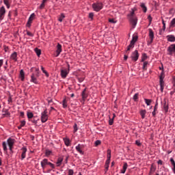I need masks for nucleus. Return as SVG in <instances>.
<instances>
[{"mask_svg":"<svg viewBox=\"0 0 175 175\" xmlns=\"http://www.w3.org/2000/svg\"><path fill=\"white\" fill-rule=\"evenodd\" d=\"M92 8L94 12H100L103 9V3L102 2H96L92 4Z\"/></svg>","mask_w":175,"mask_h":175,"instance_id":"f257e3e1","label":"nucleus"},{"mask_svg":"<svg viewBox=\"0 0 175 175\" xmlns=\"http://www.w3.org/2000/svg\"><path fill=\"white\" fill-rule=\"evenodd\" d=\"M41 122L42 124H44V122H47V120H49V114H47V109H45L44 111L41 113Z\"/></svg>","mask_w":175,"mask_h":175,"instance_id":"f03ea898","label":"nucleus"},{"mask_svg":"<svg viewBox=\"0 0 175 175\" xmlns=\"http://www.w3.org/2000/svg\"><path fill=\"white\" fill-rule=\"evenodd\" d=\"M68 69L61 70L60 75L62 79H66V77L68 76V75H69V68H70V66L69 64H68Z\"/></svg>","mask_w":175,"mask_h":175,"instance_id":"7ed1b4c3","label":"nucleus"},{"mask_svg":"<svg viewBox=\"0 0 175 175\" xmlns=\"http://www.w3.org/2000/svg\"><path fill=\"white\" fill-rule=\"evenodd\" d=\"M167 55H173L175 53V44H171L167 49Z\"/></svg>","mask_w":175,"mask_h":175,"instance_id":"20e7f679","label":"nucleus"},{"mask_svg":"<svg viewBox=\"0 0 175 175\" xmlns=\"http://www.w3.org/2000/svg\"><path fill=\"white\" fill-rule=\"evenodd\" d=\"M131 58L132 61H134L135 62H136V61L139 59V52L137 51V50H135L134 52L132 53Z\"/></svg>","mask_w":175,"mask_h":175,"instance_id":"39448f33","label":"nucleus"},{"mask_svg":"<svg viewBox=\"0 0 175 175\" xmlns=\"http://www.w3.org/2000/svg\"><path fill=\"white\" fill-rule=\"evenodd\" d=\"M5 14H6V9L4 6H2L0 8V21L5 18Z\"/></svg>","mask_w":175,"mask_h":175,"instance_id":"423d86ee","label":"nucleus"},{"mask_svg":"<svg viewBox=\"0 0 175 175\" xmlns=\"http://www.w3.org/2000/svg\"><path fill=\"white\" fill-rule=\"evenodd\" d=\"M83 148H84V145H81L79 144L76 147L75 150H77V152L81 154V155H84V152L83 151Z\"/></svg>","mask_w":175,"mask_h":175,"instance_id":"0eeeda50","label":"nucleus"},{"mask_svg":"<svg viewBox=\"0 0 175 175\" xmlns=\"http://www.w3.org/2000/svg\"><path fill=\"white\" fill-rule=\"evenodd\" d=\"M81 96H82V102L84 103L85 102V99L88 98V93L87 92V88H85L81 92Z\"/></svg>","mask_w":175,"mask_h":175,"instance_id":"6e6552de","label":"nucleus"},{"mask_svg":"<svg viewBox=\"0 0 175 175\" xmlns=\"http://www.w3.org/2000/svg\"><path fill=\"white\" fill-rule=\"evenodd\" d=\"M107 152V159L105 161V165H110V159L111 158V150L108 149Z\"/></svg>","mask_w":175,"mask_h":175,"instance_id":"1a4fd4ad","label":"nucleus"},{"mask_svg":"<svg viewBox=\"0 0 175 175\" xmlns=\"http://www.w3.org/2000/svg\"><path fill=\"white\" fill-rule=\"evenodd\" d=\"M61 53H62V45H61V44L58 43L57 45L55 57H59V54H61Z\"/></svg>","mask_w":175,"mask_h":175,"instance_id":"9d476101","label":"nucleus"},{"mask_svg":"<svg viewBox=\"0 0 175 175\" xmlns=\"http://www.w3.org/2000/svg\"><path fill=\"white\" fill-rule=\"evenodd\" d=\"M35 18V14L33 13L30 15L28 21L27 23V27H31V24H32V21H33V19Z\"/></svg>","mask_w":175,"mask_h":175,"instance_id":"9b49d317","label":"nucleus"},{"mask_svg":"<svg viewBox=\"0 0 175 175\" xmlns=\"http://www.w3.org/2000/svg\"><path fill=\"white\" fill-rule=\"evenodd\" d=\"M14 143H16V139H14L10 137L7 139L8 147H13L14 146Z\"/></svg>","mask_w":175,"mask_h":175,"instance_id":"f8f14e48","label":"nucleus"},{"mask_svg":"<svg viewBox=\"0 0 175 175\" xmlns=\"http://www.w3.org/2000/svg\"><path fill=\"white\" fill-rule=\"evenodd\" d=\"M22 154H21V161L25 159V157L27 156V149L26 147H23L21 149Z\"/></svg>","mask_w":175,"mask_h":175,"instance_id":"ddd939ff","label":"nucleus"},{"mask_svg":"<svg viewBox=\"0 0 175 175\" xmlns=\"http://www.w3.org/2000/svg\"><path fill=\"white\" fill-rule=\"evenodd\" d=\"M129 21H130L131 24H132V25H133V28H135V27H136V25H137V18H136V17L129 18Z\"/></svg>","mask_w":175,"mask_h":175,"instance_id":"4468645a","label":"nucleus"},{"mask_svg":"<svg viewBox=\"0 0 175 175\" xmlns=\"http://www.w3.org/2000/svg\"><path fill=\"white\" fill-rule=\"evenodd\" d=\"M50 162H49V159H44L42 161H41V167L43 169L46 168V165H49Z\"/></svg>","mask_w":175,"mask_h":175,"instance_id":"2eb2a0df","label":"nucleus"},{"mask_svg":"<svg viewBox=\"0 0 175 175\" xmlns=\"http://www.w3.org/2000/svg\"><path fill=\"white\" fill-rule=\"evenodd\" d=\"M149 32V38L150 39V43H152L154 42V31H152V29H148Z\"/></svg>","mask_w":175,"mask_h":175,"instance_id":"dca6fc26","label":"nucleus"},{"mask_svg":"<svg viewBox=\"0 0 175 175\" xmlns=\"http://www.w3.org/2000/svg\"><path fill=\"white\" fill-rule=\"evenodd\" d=\"M10 59L14 61V62H17V52H14L11 54Z\"/></svg>","mask_w":175,"mask_h":175,"instance_id":"f3484780","label":"nucleus"},{"mask_svg":"<svg viewBox=\"0 0 175 175\" xmlns=\"http://www.w3.org/2000/svg\"><path fill=\"white\" fill-rule=\"evenodd\" d=\"M159 84H160V91L163 92V89L165 88V81L163 79H159Z\"/></svg>","mask_w":175,"mask_h":175,"instance_id":"a211bd4d","label":"nucleus"},{"mask_svg":"<svg viewBox=\"0 0 175 175\" xmlns=\"http://www.w3.org/2000/svg\"><path fill=\"white\" fill-rule=\"evenodd\" d=\"M158 110V102H156L155 105L154 107V110L152 112V116L155 117L157 116V111Z\"/></svg>","mask_w":175,"mask_h":175,"instance_id":"6ab92c4d","label":"nucleus"},{"mask_svg":"<svg viewBox=\"0 0 175 175\" xmlns=\"http://www.w3.org/2000/svg\"><path fill=\"white\" fill-rule=\"evenodd\" d=\"M137 39H139V36H137V35H133L130 43H131V44L135 45V43L137 42Z\"/></svg>","mask_w":175,"mask_h":175,"instance_id":"aec40b11","label":"nucleus"},{"mask_svg":"<svg viewBox=\"0 0 175 175\" xmlns=\"http://www.w3.org/2000/svg\"><path fill=\"white\" fill-rule=\"evenodd\" d=\"M4 5L7 6V9H10V3H12V0H3Z\"/></svg>","mask_w":175,"mask_h":175,"instance_id":"412c9836","label":"nucleus"},{"mask_svg":"<svg viewBox=\"0 0 175 175\" xmlns=\"http://www.w3.org/2000/svg\"><path fill=\"white\" fill-rule=\"evenodd\" d=\"M126 169H128V163H124L123 165L122 170H121V173L122 174H125V172H126Z\"/></svg>","mask_w":175,"mask_h":175,"instance_id":"4be33fe9","label":"nucleus"},{"mask_svg":"<svg viewBox=\"0 0 175 175\" xmlns=\"http://www.w3.org/2000/svg\"><path fill=\"white\" fill-rule=\"evenodd\" d=\"M20 77H21V81H24V79H25V73L24 72V70H21Z\"/></svg>","mask_w":175,"mask_h":175,"instance_id":"5701e85b","label":"nucleus"},{"mask_svg":"<svg viewBox=\"0 0 175 175\" xmlns=\"http://www.w3.org/2000/svg\"><path fill=\"white\" fill-rule=\"evenodd\" d=\"M64 161V157H59L57 159V161L56 162V165L57 167L60 166L61 165H62V161Z\"/></svg>","mask_w":175,"mask_h":175,"instance_id":"b1692460","label":"nucleus"},{"mask_svg":"<svg viewBox=\"0 0 175 175\" xmlns=\"http://www.w3.org/2000/svg\"><path fill=\"white\" fill-rule=\"evenodd\" d=\"M2 146L3 151L5 152L6 154H8V144L6 143V142H3Z\"/></svg>","mask_w":175,"mask_h":175,"instance_id":"393cba45","label":"nucleus"},{"mask_svg":"<svg viewBox=\"0 0 175 175\" xmlns=\"http://www.w3.org/2000/svg\"><path fill=\"white\" fill-rule=\"evenodd\" d=\"M147 113V111L146 109H142L140 111L139 114L142 116V118L144 120V118H146V114Z\"/></svg>","mask_w":175,"mask_h":175,"instance_id":"a878e982","label":"nucleus"},{"mask_svg":"<svg viewBox=\"0 0 175 175\" xmlns=\"http://www.w3.org/2000/svg\"><path fill=\"white\" fill-rule=\"evenodd\" d=\"M168 42H175V37L173 35L167 36Z\"/></svg>","mask_w":175,"mask_h":175,"instance_id":"bb28decb","label":"nucleus"},{"mask_svg":"<svg viewBox=\"0 0 175 175\" xmlns=\"http://www.w3.org/2000/svg\"><path fill=\"white\" fill-rule=\"evenodd\" d=\"M31 82L34 83V84H38V79L35 77L33 74L31 76Z\"/></svg>","mask_w":175,"mask_h":175,"instance_id":"cd10ccee","label":"nucleus"},{"mask_svg":"<svg viewBox=\"0 0 175 175\" xmlns=\"http://www.w3.org/2000/svg\"><path fill=\"white\" fill-rule=\"evenodd\" d=\"M30 121L36 125V124H38V121H39V118H38V116H34Z\"/></svg>","mask_w":175,"mask_h":175,"instance_id":"c85d7f7f","label":"nucleus"},{"mask_svg":"<svg viewBox=\"0 0 175 175\" xmlns=\"http://www.w3.org/2000/svg\"><path fill=\"white\" fill-rule=\"evenodd\" d=\"M64 144L67 147H69V146H70V141L69 140L68 138H64Z\"/></svg>","mask_w":175,"mask_h":175,"instance_id":"c756f323","label":"nucleus"},{"mask_svg":"<svg viewBox=\"0 0 175 175\" xmlns=\"http://www.w3.org/2000/svg\"><path fill=\"white\" fill-rule=\"evenodd\" d=\"M34 51L37 56L40 57V55L42 54V51L38 48L34 49Z\"/></svg>","mask_w":175,"mask_h":175,"instance_id":"7c9ffc66","label":"nucleus"},{"mask_svg":"<svg viewBox=\"0 0 175 175\" xmlns=\"http://www.w3.org/2000/svg\"><path fill=\"white\" fill-rule=\"evenodd\" d=\"M140 7L142 8L144 13L147 12V7L146 6V4L144 3H142Z\"/></svg>","mask_w":175,"mask_h":175,"instance_id":"2f4dec72","label":"nucleus"},{"mask_svg":"<svg viewBox=\"0 0 175 175\" xmlns=\"http://www.w3.org/2000/svg\"><path fill=\"white\" fill-rule=\"evenodd\" d=\"M116 118V113L113 114L112 118H109V124L111 125L114 122V118Z\"/></svg>","mask_w":175,"mask_h":175,"instance_id":"473e14b6","label":"nucleus"},{"mask_svg":"<svg viewBox=\"0 0 175 175\" xmlns=\"http://www.w3.org/2000/svg\"><path fill=\"white\" fill-rule=\"evenodd\" d=\"M163 109L165 113L169 111V105H167L166 103H164Z\"/></svg>","mask_w":175,"mask_h":175,"instance_id":"72a5a7b5","label":"nucleus"},{"mask_svg":"<svg viewBox=\"0 0 175 175\" xmlns=\"http://www.w3.org/2000/svg\"><path fill=\"white\" fill-rule=\"evenodd\" d=\"M64 18H65V14L64 13H62L58 18V21H59V23H62Z\"/></svg>","mask_w":175,"mask_h":175,"instance_id":"f704fd0d","label":"nucleus"},{"mask_svg":"<svg viewBox=\"0 0 175 175\" xmlns=\"http://www.w3.org/2000/svg\"><path fill=\"white\" fill-rule=\"evenodd\" d=\"M144 102L147 105V106H150V105H151V102H152V100L151 99L144 98Z\"/></svg>","mask_w":175,"mask_h":175,"instance_id":"c9c22d12","label":"nucleus"},{"mask_svg":"<svg viewBox=\"0 0 175 175\" xmlns=\"http://www.w3.org/2000/svg\"><path fill=\"white\" fill-rule=\"evenodd\" d=\"M52 154H53V151H51L49 149L46 150V151H45L46 157H50V155H51Z\"/></svg>","mask_w":175,"mask_h":175,"instance_id":"e433bc0d","label":"nucleus"},{"mask_svg":"<svg viewBox=\"0 0 175 175\" xmlns=\"http://www.w3.org/2000/svg\"><path fill=\"white\" fill-rule=\"evenodd\" d=\"M146 59H147V54L144 53V54H142V56L141 62H145Z\"/></svg>","mask_w":175,"mask_h":175,"instance_id":"4c0bfd02","label":"nucleus"},{"mask_svg":"<svg viewBox=\"0 0 175 175\" xmlns=\"http://www.w3.org/2000/svg\"><path fill=\"white\" fill-rule=\"evenodd\" d=\"M27 118H29V120H31V118H33V113L32 112H27Z\"/></svg>","mask_w":175,"mask_h":175,"instance_id":"58836bf2","label":"nucleus"},{"mask_svg":"<svg viewBox=\"0 0 175 175\" xmlns=\"http://www.w3.org/2000/svg\"><path fill=\"white\" fill-rule=\"evenodd\" d=\"M134 14H135V9L132 8L131 13L128 14V17H129V18H131V17H135L133 16Z\"/></svg>","mask_w":175,"mask_h":175,"instance_id":"ea45409f","label":"nucleus"},{"mask_svg":"<svg viewBox=\"0 0 175 175\" xmlns=\"http://www.w3.org/2000/svg\"><path fill=\"white\" fill-rule=\"evenodd\" d=\"M147 65H148V62H144L142 67L143 70H147Z\"/></svg>","mask_w":175,"mask_h":175,"instance_id":"a19ab883","label":"nucleus"},{"mask_svg":"<svg viewBox=\"0 0 175 175\" xmlns=\"http://www.w3.org/2000/svg\"><path fill=\"white\" fill-rule=\"evenodd\" d=\"M133 99L134 102H137V100L139 99V93H136L133 96Z\"/></svg>","mask_w":175,"mask_h":175,"instance_id":"79ce46f5","label":"nucleus"},{"mask_svg":"<svg viewBox=\"0 0 175 175\" xmlns=\"http://www.w3.org/2000/svg\"><path fill=\"white\" fill-rule=\"evenodd\" d=\"M165 79V72L163 70L159 76V80H163Z\"/></svg>","mask_w":175,"mask_h":175,"instance_id":"37998d69","label":"nucleus"},{"mask_svg":"<svg viewBox=\"0 0 175 175\" xmlns=\"http://www.w3.org/2000/svg\"><path fill=\"white\" fill-rule=\"evenodd\" d=\"M62 105H63L64 109H66V107H68V103L66 102V99L63 100Z\"/></svg>","mask_w":175,"mask_h":175,"instance_id":"c03bdc74","label":"nucleus"},{"mask_svg":"<svg viewBox=\"0 0 175 175\" xmlns=\"http://www.w3.org/2000/svg\"><path fill=\"white\" fill-rule=\"evenodd\" d=\"M174 25H175V18H174L171 21V22H170V27H171V28H172L173 27H174Z\"/></svg>","mask_w":175,"mask_h":175,"instance_id":"a18cd8bd","label":"nucleus"},{"mask_svg":"<svg viewBox=\"0 0 175 175\" xmlns=\"http://www.w3.org/2000/svg\"><path fill=\"white\" fill-rule=\"evenodd\" d=\"M41 70H42V72L46 75V77H49V73L47 72V71H46V70H44V68L43 66H41Z\"/></svg>","mask_w":175,"mask_h":175,"instance_id":"49530a36","label":"nucleus"},{"mask_svg":"<svg viewBox=\"0 0 175 175\" xmlns=\"http://www.w3.org/2000/svg\"><path fill=\"white\" fill-rule=\"evenodd\" d=\"M135 45L130 42V44L127 46V51H129L131 49L134 48Z\"/></svg>","mask_w":175,"mask_h":175,"instance_id":"de8ad7c7","label":"nucleus"},{"mask_svg":"<svg viewBox=\"0 0 175 175\" xmlns=\"http://www.w3.org/2000/svg\"><path fill=\"white\" fill-rule=\"evenodd\" d=\"M109 23H111V24H116L117 21L114 20L113 18H109Z\"/></svg>","mask_w":175,"mask_h":175,"instance_id":"09e8293b","label":"nucleus"},{"mask_svg":"<svg viewBox=\"0 0 175 175\" xmlns=\"http://www.w3.org/2000/svg\"><path fill=\"white\" fill-rule=\"evenodd\" d=\"M75 174V171H73V170L72 169H69L68 170V175H73Z\"/></svg>","mask_w":175,"mask_h":175,"instance_id":"8fccbe9b","label":"nucleus"},{"mask_svg":"<svg viewBox=\"0 0 175 175\" xmlns=\"http://www.w3.org/2000/svg\"><path fill=\"white\" fill-rule=\"evenodd\" d=\"M170 162H171V165H172L173 167L175 166L174 159L170 158Z\"/></svg>","mask_w":175,"mask_h":175,"instance_id":"3c124183","label":"nucleus"},{"mask_svg":"<svg viewBox=\"0 0 175 175\" xmlns=\"http://www.w3.org/2000/svg\"><path fill=\"white\" fill-rule=\"evenodd\" d=\"M89 18H90V20H94V13L93 12L89 13Z\"/></svg>","mask_w":175,"mask_h":175,"instance_id":"603ef678","label":"nucleus"},{"mask_svg":"<svg viewBox=\"0 0 175 175\" xmlns=\"http://www.w3.org/2000/svg\"><path fill=\"white\" fill-rule=\"evenodd\" d=\"M148 21H149V25H151V23H152V17H151V15H149V16H148Z\"/></svg>","mask_w":175,"mask_h":175,"instance_id":"864d4df0","label":"nucleus"},{"mask_svg":"<svg viewBox=\"0 0 175 175\" xmlns=\"http://www.w3.org/2000/svg\"><path fill=\"white\" fill-rule=\"evenodd\" d=\"M52 169H55V165L53 163L49 162L48 164Z\"/></svg>","mask_w":175,"mask_h":175,"instance_id":"5fc2aeb1","label":"nucleus"},{"mask_svg":"<svg viewBox=\"0 0 175 175\" xmlns=\"http://www.w3.org/2000/svg\"><path fill=\"white\" fill-rule=\"evenodd\" d=\"M27 35L28 36H31V38L33 37V33H31V31H27Z\"/></svg>","mask_w":175,"mask_h":175,"instance_id":"6e6d98bb","label":"nucleus"},{"mask_svg":"<svg viewBox=\"0 0 175 175\" xmlns=\"http://www.w3.org/2000/svg\"><path fill=\"white\" fill-rule=\"evenodd\" d=\"M77 131H78L77 124H75V125H74V133H76Z\"/></svg>","mask_w":175,"mask_h":175,"instance_id":"4d7b16f0","label":"nucleus"},{"mask_svg":"<svg viewBox=\"0 0 175 175\" xmlns=\"http://www.w3.org/2000/svg\"><path fill=\"white\" fill-rule=\"evenodd\" d=\"M100 140H96V142H95V143H94V144H95V146H99V145H100Z\"/></svg>","mask_w":175,"mask_h":175,"instance_id":"13d9d810","label":"nucleus"},{"mask_svg":"<svg viewBox=\"0 0 175 175\" xmlns=\"http://www.w3.org/2000/svg\"><path fill=\"white\" fill-rule=\"evenodd\" d=\"M44 6H45L44 3L42 2L39 8L40 9L42 10V9H44Z\"/></svg>","mask_w":175,"mask_h":175,"instance_id":"bf43d9fd","label":"nucleus"},{"mask_svg":"<svg viewBox=\"0 0 175 175\" xmlns=\"http://www.w3.org/2000/svg\"><path fill=\"white\" fill-rule=\"evenodd\" d=\"M150 172V173H152V172H155V168H154V165H151Z\"/></svg>","mask_w":175,"mask_h":175,"instance_id":"052dcab7","label":"nucleus"},{"mask_svg":"<svg viewBox=\"0 0 175 175\" xmlns=\"http://www.w3.org/2000/svg\"><path fill=\"white\" fill-rule=\"evenodd\" d=\"M135 144L139 146H142V143H140V141L139 140L135 141Z\"/></svg>","mask_w":175,"mask_h":175,"instance_id":"680f3d73","label":"nucleus"},{"mask_svg":"<svg viewBox=\"0 0 175 175\" xmlns=\"http://www.w3.org/2000/svg\"><path fill=\"white\" fill-rule=\"evenodd\" d=\"M25 126V120H22L21 122V126Z\"/></svg>","mask_w":175,"mask_h":175,"instance_id":"e2e57ef3","label":"nucleus"},{"mask_svg":"<svg viewBox=\"0 0 175 175\" xmlns=\"http://www.w3.org/2000/svg\"><path fill=\"white\" fill-rule=\"evenodd\" d=\"M78 81L79 83H83L84 81V78H78Z\"/></svg>","mask_w":175,"mask_h":175,"instance_id":"0e129e2a","label":"nucleus"},{"mask_svg":"<svg viewBox=\"0 0 175 175\" xmlns=\"http://www.w3.org/2000/svg\"><path fill=\"white\" fill-rule=\"evenodd\" d=\"M8 50H9V46H4V51H5V53H8Z\"/></svg>","mask_w":175,"mask_h":175,"instance_id":"69168bd1","label":"nucleus"},{"mask_svg":"<svg viewBox=\"0 0 175 175\" xmlns=\"http://www.w3.org/2000/svg\"><path fill=\"white\" fill-rule=\"evenodd\" d=\"M157 163H158V165H163V162L162 161V160H159L157 161Z\"/></svg>","mask_w":175,"mask_h":175,"instance_id":"338daca9","label":"nucleus"},{"mask_svg":"<svg viewBox=\"0 0 175 175\" xmlns=\"http://www.w3.org/2000/svg\"><path fill=\"white\" fill-rule=\"evenodd\" d=\"M172 172H173L174 174H175V165H174V167L172 168Z\"/></svg>","mask_w":175,"mask_h":175,"instance_id":"774afa93","label":"nucleus"}]
</instances>
